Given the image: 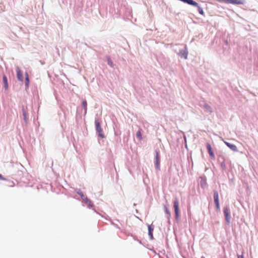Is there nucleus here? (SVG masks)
I'll return each mask as SVG.
<instances>
[{"label":"nucleus","instance_id":"obj_20","mask_svg":"<svg viewBox=\"0 0 258 258\" xmlns=\"http://www.w3.org/2000/svg\"><path fill=\"white\" fill-rule=\"evenodd\" d=\"M137 137L140 140L142 139V133L140 130L138 131L137 133Z\"/></svg>","mask_w":258,"mask_h":258},{"label":"nucleus","instance_id":"obj_6","mask_svg":"<svg viewBox=\"0 0 258 258\" xmlns=\"http://www.w3.org/2000/svg\"><path fill=\"white\" fill-rule=\"evenodd\" d=\"M223 212L225 217L227 223H229L230 222V213L229 211V209L227 207H225L223 209Z\"/></svg>","mask_w":258,"mask_h":258},{"label":"nucleus","instance_id":"obj_3","mask_svg":"<svg viewBox=\"0 0 258 258\" xmlns=\"http://www.w3.org/2000/svg\"><path fill=\"white\" fill-rule=\"evenodd\" d=\"M174 208L175 213V217L176 219L178 218L179 214V202L177 198H175L174 201Z\"/></svg>","mask_w":258,"mask_h":258},{"label":"nucleus","instance_id":"obj_8","mask_svg":"<svg viewBox=\"0 0 258 258\" xmlns=\"http://www.w3.org/2000/svg\"><path fill=\"white\" fill-rule=\"evenodd\" d=\"M182 2L193 6H198V3L194 0H182Z\"/></svg>","mask_w":258,"mask_h":258},{"label":"nucleus","instance_id":"obj_10","mask_svg":"<svg viewBox=\"0 0 258 258\" xmlns=\"http://www.w3.org/2000/svg\"><path fill=\"white\" fill-rule=\"evenodd\" d=\"M17 75L18 79L20 81H23V76L22 72H21L20 69L19 68H17Z\"/></svg>","mask_w":258,"mask_h":258},{"label":"nucleus","instance_id":"obj_23","mask_svg":"<svg viewBox=\"0 0 258 258\" xmlns=\"http://www.w3.org/2000/svg\"><path fill=\"white\" fill-rule=\"evenodd\" d=\"M166 212L168 213V214H169V212L168 211V210L167 209V208L166 207Z\"/></svg>","mask_w":258,"mask_h":258},{"label":"nucleus","instance_id":"obj_5","mask_svg":"<svg viewBox=\"0 0 258 258\" xmlns=\"http://www.w3.org/2000/svg\"><path fill=\"white\" fill-rule=\"evenodd\" d=\"M214 199L216 208L219 210L220 209V204L219 201L218 192L216 190L214 191Z\"/></svg>","mask_w":258,"mask_h":258},{"label":"nucleus","instance_id":"obj_16","mask_svg":"<svg viewBox=\"0 0 258 258\" xmlns=\"http://www.w3.org/2000/svg\"><path fill=\"white\" fill-rule=\"evenodd\" d=\"M196 7H197L198 8V12L199 13L202 15H204V12L203 10V9L199 6V5L198 4V6H195Z\"/></svg>","mask_w":258,"mask_h":258},{"label":"nucleus","instance_id":"obj_4","mask_svg":"<svg viewBox=\"0 0 258 258\" xmlns=\"http://www.w3.org/2000/svg\"><path fill=\"white\" fill-rule=\"evenodd\" d=\"M218 1H223L228 4L233 5H243L245 4L244 0H218Z\"/></svg>","mask_w":258,"mask_h":258},{"label":"nucleus","instance_id":"obj_1","mask_svg":"<svg viewBox=\"0 0 258 258\" xmlns=\"http://www.w3.org/2000/svg\"><path fill=\"white\" fill-rule=\"evenodd\" d=\"M179 52L177 53L178 56L181 58L186 59L188 55V51L186 45H179Z\"/></svg>","mask_w":258,"mask_h":258},{"label":"nucleus","instance_id":"obj_11","mask_svg":"<svg viewBox=\"0 0 258 258\" xmlns=\"http://www.w3.org/2000/svg\"><path fill=\"white\" fill-rule=\"evenodd\" d=\"M226 145L230 149H231L232 151H234V152H237L238 151V150H237V147L235 145H233V144H230L228 142H225Z\"/></svg>","mask_w":258,"mask_h":258},{"label":"nucleus","instance_id":"obj_24","mask_svg":"<svg viewBox=\"0 0 258 258\" xmlns=\"http://www.w3.org/2000/svg\"><path fill=\"white\" fill-rule=\"evenodd\" d=\"M202 258H205V257H204V256H202Z\"/></svg>","mask_w":258,"mask_h":258},{"label":"nucleus","instance_id":"obj_22","mask_svg":"<svg viewBox=\"0 0 258 258\" xmlns=\"http://www.w3.org/2000/svg\"><path fill=\"white\" fill-rule=\"evenodd\" d=\"M238 258H244V257L242 255H238Z\"/></svg>","mask_w":258,"mask_h":258},{"label":"nucleus","instance_id":"obj_12","mask_svg":"<svg viewBox=\"0 0 258 258\" xmlns=\"http://www.w3.org/2000/svg\"><path fill=\"white\" fill-rule=\"evenodd\" d=\"M154 230V226L151 225L148 226V231H149V235L150 237V238L152 239L153 238V232Z\"/></svg>","mask_w":258,"mask_h":258},{"label":"nucleus","instance_id":"obj_14","mask_svg":"<svg viewBox=\"0 0 258 258\" xmlns=\"http://www.w3.org/2000/svg\"><path fill=\"white\" fill-rule=\"evenodd\" d=\"M3 79L4 83V87L6 89H7L8 88V82L7 77L5 75H4Z\"/></svg>","mask_w":258,"mask_h":258},{"label":"nucleus","instance_id":"obj_13","mask_svg":"<svg viewBox=\"0 0 258 258\" xmlns=\"http://www.w3.org/2000/svg\"><path fill=\"white\" fill-rule=\"evenodd\" d=\"M87 205H88L89 207H92L93 206V204L92 203V202L89 199L87 198V197H86L85 198H84V199H83V200Z\"/></svg>","mask_w":258,"mask_h":258},{"label":"nucleus","instance_id":"obj_7","mask_svg":"<svg viewBox=\"0 0 258 258\" xmlns=\"http://www.w3.org/2000/svg\"><path fill=\"white\" fill-rule=\"evenodd\" d=\"M207 148L208 151V153L211 158L213 159H215V155L210 144L208 143L207 144Z\"/></svg>","mask_w":258,"mask_h":258},{"label":"nucleus","instance_id":"obj_19","mask_svg":"<svg viewBox=\"0 0 258 258\" xmlns=\"http://www.w3.org/2000/svg\"><path fill=\"white\" fill-rule=\"evenodd\" d=\"M106 59L107 61V64H108V65L113 64V62L112 61L111 58L109 57L106 56Z\"/></svg>","mask_w":258,"mask_h":258},{"label":"nucleus","instance_id":"obj_21","mask_svg":"<svg viewBox=\"0 0 258 258\" xmlns=\"http://www.w3.org/2000/svg\"><path fill=\"white\" fill-rule=\"evenodd\" d=\"M0 180H6V179L5 178H4L1 174H0Z\"/></svg>","mask_w":258,"mask_h":258},{"label":"nucleus","instance_id":"obj_15","mask_svg":"<svg viewBox=\"0 0 258 258\" xmlns=\"http://www.w3.org/2000/svg\"><path fill=\"white\" fill-rule=\"evenodd\" d=\"M29 84V76L27 73H25V86L27 88H28Z\"/></svg>","mask_w":258,"mask_h":258},{"label":"nucleus","instance_id":"obj_18","mask_svg":"<svg viewBox=\"0 0 258 258\" xmlns=\"http://www.w3.org/2000/svg\"><path fill=\"white\" fill-rule=\"evenodd\" d=\"M77 194L80 196V197H81V199L82 200H83V199H84V198L86 197V196L85 195H83V192L80 190H79L78 191H77Z\"/></svg>","mask_w":258,"mask_h":258},{"label":"nucleus","instance_id":"obj_9","mask_svg":"<svg viewBox=\"0 0 258 258\" xmlns=\"http://www.w3.org/2000/svg\"><path fill=\"white\" fill-rule=\"evenodd\" d=\"M155 164L157 168L160 166V156L159 151H156V162Z\"/></svg>","mask_w":258,"mask_h":258},{"label":"nucleus","instance_id":"obj_2","mask_svg":"<svg viewBox=\"0 0 258 258\" xmlns=\"http://www.w3.org/2000/svg\"><path fill=\"white\" fill-rule=\"evenodd\" d=\"M95 126H96V129L97 133H98L99 136L100 137H101V138H103L104 137V136L103 134L102 129L101 127L100 123L99 120L98 119L95 120Z\"/></svg>","mask_w":258,"mask_h":258},{"label":"nucleus","instance_id":"obj_17","mask_svg":"<svg viewBox=\"0 0 258 258\" xmlns=\"http://www.w3.org/2000/svg\"><path fill=\"white\" fill-rule=\"evenodd\" d=\"M82 106H83V107L84 108V110H85V113H86L87 112V101L86 100H84L82 102Z\"/></svg>","mask_w":258,"mask_h":258}]
</instances>
